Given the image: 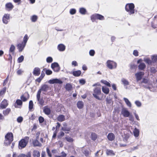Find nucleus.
<instances>
[{
    "mask_svg": "<svg viewBox=\"0 0 157 157\" xmlns=\"http://www.w3.org/2000/svg\"><path fill=\"white\" fill-rule=\"evenodd\" d=\"M101 82L103 83V84L109 87L111 86V85L110 83L109 82H107V81L105 80H101Z\"/></svg>",
    "mask_w": 157,
    "mask_h": 157,
    "instance_id": "obj_41",
    "label": "nucleus"
},
{
    "mask_svg": "<svg viewBox=\"0 0 157 157\" xmlns=\"http://www.w3.org/2000/svg\"><path fill=\"white\" fill-rule=\"evenodd\" d=\"M39 121L40 123H42L44 121V118L42 117H40L39 118Z\"/></svg>",
    "mask_w": 157,
    "mask_h": 157,
    "instance_id": "obj_62",
    "label": "nucleus"
},
{
    "mask_svg": "<svg viewBox=\"0 0 157 157\" xmlns=\"http://www.w3.org/2000/svg\"><path fill=\"white\" fill-rule=\"evenodd\" d=\"M133 55L135 56H138V52L136 50H135L133 51Z\"/></svg>",
    "mask_w": 157,
    "mask_h": 157,
    "instance_id": "obj_61",
    "label": "nucleus"
},
{
    "mask_svg": "<svg viewBox=\"0 0 157 157\" xmlns=\"http://www.w3.org/2000/svg\"><path fill=\"white\" fill-rule=\"evenodd\" d=\"M106 101L107 105H112L113 103V102L110 98H106Z\"/></svg>",
    "mask_w": 157,
    "mask_h": 157,
    "instance_id": "obj_31",
    "label": "nucleus"
},
{
    "mask_svg": "<svg viewBox=\"0 0 157 157\" xmlns=\"http://www.w3.org/2000/svg\"><path fill=\"white\" fill-rule=\"evenodd\" d=\"M48 82L51 84H61L63 83L62 81L59 79L55 78L51 79L48 81Z\"/></svg>",
    "mask_w": 157,
    "mask_h": 157,
    "instance_id": "obj_7",
    "label": "nucleus"
},
{
    "mask_svg": "<svg viewBox=\"0 0 157 157\" xmlns=\"http://www.w3.org/2000/svg\"><path fill=\"white\" fill-rule=\"evenodd\" d=\"M41 92L40 91V90H39L37 92L36 97L37 98V100H39L40 99V94H41Z\"/></svg>",
    "mask_w": 157,
    "mask_h": 157,
    "instance_id": "obj_53",
    "label": "nucleus"
},
{
    "mask_svg": "<svg viewBox=\"0 0 157 157\" xmlns=\"http://www.w3.org/2000/svg\"><path fill=\"white\" fill-rule=\"evenodd\" d=\"M79 83L82 85H84L86 83V81L84 79H82L79 80Z\"/></svg>",
    "mask_w": 157,
    "mask_h": 157,
    "instance_id": "obj_54",
    "label": "nucleus"
},
{
    "mask_svg": "<svg viewBox=\"0 0 157 157\" xmlns=\"http://www.w3.org/2000/svg\"><path fill=\"white\" fill-rule=\"evenodd\" d=\"M13 140V136L11 133H7L5 136V140L4 145L5 146H8L11 144Z\"/></svg>",
    "mask_w": 157,
    "mask_h": 157,
    "instance_id": "obj_1",
    "label": "nucleus"
},
{
    "mask_svg": "<svg viewBox=\"0 0 157 157\" xmlns=\"http://www.w3.org/2000/svg\"><path fill=\"white\" fill-rule=\"evenodd\" d=\"M61 154L60 156L55 155V157H66L67 156V154L64 151H62Z\"/></svg>",
    "mask_w": 157,
    "mask_h": 157,
    "instance_id": "obj_46",
    "label": "nucleus"
},
{
    "mask_svg": "<svg viewBox=\"0 0 157 157\" xmlns=\"http://www.w3.org/2000/svg\"><path fill=\"white\" fill-rule=\"evenodd\" d=\"M36 139L34 140L33 142V144L34 146L40 147L41 146V144Z\"/></svg>",
    "mask_w": 157,
    "mask_h": 157,
    "instance_id": "obj_34",
    "label": "nucleus"
},
{
    "mask_svg": "<svg viewBox=\"0 0 157 157\" xmlns=\"http://www.w3.org/2000/svg\"><path fill=\"white\" fill-rule=\"evenodd\" d=\"M23 72V71L21 70H18L17 71V74L19 75L22 74Z\"/></svg>",
    "mask_w": 157,
    "mask_h": 157,
    "instance_id": "obj_64",
    "label": "nucleus"
},
{
    "mask_svg": "<svg viewBox=\"0 0 157 157\" xmlns=\"http://www.w3.org/2000/svg\"><path fill=\"white\" fill-rule=\"evenodd\" d=\"M106 153L108 155L113 156L115 155V152L113 151L110 149H107Z\"/></svg>",
    "mask_w": 157,
    "mask_h": 157,
    "instance_id": "obj_16",
    "label": "nucleus"
},
{
    "mask_svg": "<svg viewBox=\"0 0 157 157\" xmlns=\"http://www.w3.org/2000/svg\"><path fill=\"white\" fill-rule=\"evenodd\" d=\"M25 45L26 44L22 42L21 43L19 44H17V49L19 50V52H21L22 51Z\"/></svg>",
    "mask_w": 157,
    "mask_h": 157,
    "instance_id": "obj_12",
    "label": "nucleus"
},
{
    "mask_svg": "<svg viewBox=\"0 0 157 157\" xmlns=\"http://www.w3.org/2000/svg\"><path fill=\"white\" fill-rule=\"evenodd\" d=\"M16 103L17 105H21L22 104V101L19 99L17 100Z\"/></svg>",
    "mask_w": 157,
    "mask_h": 157,
    "instance_id": "obj_50",
    "label": "nucleus"
},
{
    "mask_svg": "<svg viewBox=\"0 0 157 157\" xmlns=\"http://www.w3.org/2000/svg\"><path fill=\"white\" fill-rule=\"evenodd\" d=\"M121 82L124 86L129 85V82L127 80L124 78H122L121 79Z\"/></svg>",
    "mask_w": 157,
    "mask_h": 157,
    "instance_id": "obj_36",
    "label": "nucleus"
},
{
    "mask_svg": "<svg viewBox=\"0 0 157 157\" xmlns=\"http://www.w3.org/2000/svg\"><path fill=\"white\" fill-rule=\"evenodd\" d=\"M76 12L75 9H72L70 11V13L71 14L73 15L75 14Z\"/></svg>",
    "mask_w": 157,
    "mask_h": 157,
    "instance_id": "obj_55",
    "label": "nucleus"
},
{
    "mask_svg": "<svg viewBox=\"0 0 157 157\" xmlns=\"http://www.w3.org/2000/svg\"><path fill=\"white\" fill-rule=\"evenodd\" d=\"M134 5L133 3L127 4L125 6V9L130 14L134 13Z\"/></svg>",
    "mask_w": 157,
    "mask_h": 157,
    "instance_id": "obj_4",
    "label": "nucleus"
},
{
    "mask_svg": "<svg viewBox=\"0 0 157 157\" xmlns=\"http://www.w3.org/2000/svg\"><path fill=\"white\" fill-rule=\"evenodd\" d=\"M81 74V71L80 70L74 71L72 72L73 75L75 76L78 77Z\"/></svg>",
    "mask_w": 157,
    "mask_h": 157,
    "instance_id": "obj_24",
    "label": "nucleus"
},
{
    "mask_svg": "<svg viewBox=\"0 0 157 157\" xmlns=\"http://www.w3.org/2000/svg\"><path fill=\"white\" fill-rule=\"evenodd\" d=\"M26 155L24 154H17L16 153H14L13 154V157H26Z\"/></svg>",
    "mask_w": 157,
    "mask_h": 157,
    "instance_id": "obj_26",
    "label": "nucleus"
},
{
    "mask_svg": "<svg viewBox=\"0 0 157 157\" xmlns=\"http://www.w3.org/2000/svg\"><path fill=\"white\" fill-rule=\"evenodd\" d=\"M39 102V103L42 106L44 105V101L42 99H39V100H37Z\"/></svg>",
    "mask_w": 157,
    "mask_h": 157,
    "instance_id": "obj_58",
    "label": "nucleus"
},
{
    "mask_svg": "<svg viewBox=\"0 0 157 157\" xmlns=\"http://www.w3.org/2000/svg\"><path fill=\"white\" fill-rule=\"evenodd\" d=\"M98 14H95L93 15L91 17V20L93 22L95 21L96 19H98Z\"/></svg>",
    "mask_w": 157,
    "mask_h": 157,
    "instance_id": "obj_35",
    "label": "nucleus"
},
{
    "mask_svg": "<svg viewBox=\"0 0 157 157\" xmlns=\"http://www.w3.org/2000/svg\"><path fill=\"white\" fill-rule=\"evenodd\" d=\"M79 11L81 14H85L86 12V10L84 8H81L79 9Z\"/></svg>",
    "mask_w": 157,
    "mask_h": 157,
    "instance_id": "obj_38",
    "label": "nucleus"
},
{
    "mask_svg": "<svg viewBox=\"0 0 157 157\" xmlns=\"http://www.w3.org/2000/svg\"><path fill=\"white\" fill-rule=\"evenodd\" d=\"M78 107L79 109H81L82 108L83 105V103L81 101H79L77 104Z\"/></svg>",
    "mask_w": 157,
    "mask_h": 157,
    "instance_id": "obj_39",
    "label": "nucleus"
},
{
    "mask_svg": "<svg viewBox=\"0 0 157 157\" xmlns=\"http://www.w3.org/2000/svg\"><path fill=\"white\" fill-rule=\"evenodd\" d=\"M52 61L53 59L51 57H48L46 59V61L48 63H51L52 62Z\"/></svg>",
    "mask_w": 157,
    "mask_h": 157,
    "instance_id": "obj_49",
    "label": "nucleus"
},
{
    "mask_svg": "<svg viewBox=\"0 0 157 157\" xmlns=\"http://www.w3.org/2000/svg\"><path fill=\"white\" fill-rule=\"evenodd\" d=\"M151 59L154 65L157 61V55H154L151 56Z\"/></svg>",
    "mask_w": 157,
    "mask_h": 157,
    "instance_id": "obj_32",
    "label": "nucleus"
},
{
    "mask_svg": "<svg viewBox=\"0 0 157 157\" xmlns=\"http://www.w3.org/2000/svg\"><path fill=\"white\" fill-rule=\"evenodd\" d=\"M98 19H99L100 20H103L104 19V17L101 15L98 14Z\"/></svg>",
    "mask_w": 157,
    "mask_h": 157,
    "instance_id": "obj_60",
    "label": "nucleus"
},
{
    "mask_svg": "<svg viewBox=\"0 0 157 157\" xmlns=\"http://www.w3.org/2000/svg\"><path fill=\"white\" fill-rule=\"evenodd\" d=\"M57 120L60 122H62L65 120V116L63 115H59L57 117Z\"/></svg>",
    "mask_w": 157,
    "mask_h": 157,
    "instance_id": "obj_20",
    "label": "nucleus"
},
{
    "mask_svg": "<svg viewBox=\"0 0 157 157\" xmlns=\"http://www.w3.org/2000/svg\"><path fill=\"white\" fill-rule=\"evenodd\" d=\"M51 68L55 72H58L60 70V67L57 63H54L52 64Z\"/></svg>",
    "mask_w": 157,
    "mask_h": 157,
    "instance_id": "obj_6",
    "label": "nucleus"
},
{
    "mask_svg": "<svg viewBox=\"0 0 157 157\" xmlns=\"http://www.w3.org/2000/svg\"><path fill=\"white\" fill-rule=\"evenodd\" d=\"M10 111V109L9 108L6 109L3 111V113L5 115H7Z\"/></svg>",
    "mask_w": 157,
    "mask_h": 157,
    "instance_id": "obj_43",
    "label": "nucleus"
},
{
    "mask_svg": "<svg viewBox=\"0 0 157 157\" xmlns=\"http://www.w3.org/2000/svg\"><path fill=\"white\" fill-rule=\"evenodd\" d=\"M139 130L138 129L135 128L133 131V133L134 136L136 137H137L139 136Z\"/></svg>",
    "mask_w": 157,
    "mask_h": 157,
    "instance_id": "obj_37",
    "label": "nucleus"
},
{
    "mask_svg": "<svg viewBox=\"0 0 157 157\" xmlns=\"http://www.w3.org/2000/svg\"><path fill=\"white\" fill-rule=\"evenodd\" d=\"M123 99L127 105L129 107H131L132 106V104L128 99L125 98H124Z\"/></svg>",
    "mask_w": 157,
    "mask_h": 157,
    "instance_id": "obj_28",
    "label": "nucleus"
},
{
    "mask_svg": "<svg viewBox=\"0 0 157 157\" xmlns=\"http://www.w3.org/2000/svg\"><path fill=\"white\" fill-rule=\"evenodd\" d=\"M115 136L114 134L112 133H109L107 136V138L108 140L110 141L113 140L115 138Z\"/></svg>",
    "mask_w": 157,
    "mask_h": 157,
    "instance_id": "obj_19",
    "label": "nucleus"
},
{
    "mask_svg": "<svg viewBox=\"0 0 157 157\" xmlns=\"http://www.w3.org/2000/svg\"><path fill=\"white\" fill-rule=\"evenodd\" d=\"M71 64L72 65L74 66H78V63L76 61H74L72 62Z\"/></svg>",
    "mask_w": 157,
    "mask_h": 157,
    "instance_id": "obj_63",
    "label": "nucleus"
},
{
    "mask_svg": "<svg viewBox=\"0 0 157 157\" xmlns=\"http://www.w3.org/2000/svg\"><path fill=\"white\" fill-rule=\"evenodd\" d=\"M48 88L49 87L48 85L46 84H44L42 86L41 88L39 90H40L41 92L42 91H46L48 90Z\"/></svg>",
    "mask_w": 157,
    "mask_h": 157,
    "instance_id": "obj_21",
    "label": "nucleus"
},
{
    "mask_svg": "<svg viewBox=\"0 0 157 157\" xmlns=\"http://www.w3.org/2000/svg\"><path fill=\"white\" fill-rule=\"evenodd\" d=\"M33 157H40V152L37 150H35L33 151Z\"/></svg>",
    "mask_w": 157,
    "mask_h": 157,
    "instance_id": "obj_27",
    "label": "nucleus"
},
{
    "mask_svg": "<svg viewBox=\"0 0 157 157\" xmlns=\"http://www.w3.org/2000/svg\"><path fill=\"white\" fill-rule=\"evenodd\" d=\"M28 40V36L27 34L25 35L24 37L23 42L22 43H23L24 44H26V43Z\"/></svg>",
    "mask_w": 157,
    "mask_h": 157,
    "instance_id": "obj_48",
    "label": "nucleus"
},
{
    "mask_svg": "<svg viewBox=\"0 0 157 157\" xmlns=\"http://www.w3.org/2000/svg\"><path fill=\"white\" fill-rule=\"evenodd\" d=\"M29 140V137H25L24 139H21L19 143L18 147L19 149H22L24 148L27 145Z\"/></svg>",
    "mask_w": 157,
    "mask_h": 157,
    "instance_id": "obj_3",
    "label": "nucleus"
},
{
    "mask_svg": "<svg viewBox=\"0 0 157 157\" xmlns=\"http://www.w3.org/2000/svg\"><path fill=\"white\" fill-rule=\"evenodd\" d=\"M144 73L143 72H139L135 74L136 80L137 81L140 80L144 75Z\"/></svg>",
    "mask_w": 157,
    "mask_h": 157,
    "instance_id": "obj_9",
    "label": "nucleus"
},
{
    "mask_svg": "<svg viewBox=\"0 0 157 157\" xmlns=\"http://www.w3.org/2000/svg\"><path fill=\"white\" fill-rule=\"evenodd\" d=\"M40 69L38 67H35L33 70V74L35 76H38L40 74Z\"/></svg>",
    "mask_w": 157,
    "mask_h": 157,
    "instance_id": "obj_13",
    "label": "nucleus"
},
{
    "mask_svg": "<svg viewBox=\"0 0 157 157\" xmlns=\"http://www.w3.org/2000/svg\"><path fill=\"white\" fill-rule=\"evenodd\" d=\"M9 16V15L8 14H6L4 15L2 18V21L3 23L5 24H7L10 18Z\"/></svg>",
    "mask_w": 157,
    "mask_h": 157,
    "instance_id": "obj_11",
    "label": "nucleus"
},
{
    "mask_svg": "<svg viewBox=\"0 0 157 157\" xmlns=\"http://www.w3.org/2000/svg\"><path fill=\"white\" fill-rule=\"evenodd\" d=\"M107 66L110 69H115L117 67V63L113 61L108 60L107 62Z\"/></svg>",
    "mask_w": 157,
    "mask_h": 157,
    "instance_id": "obj_5",
    "label": "nucleus"
},
{
    "mask_svg": "<svg viewBox=\"0 0 157 157\" xmlns=\"http://www.w3.org/2000/svg\"><path fill=\"white\" fill-rule=\"evenodd\" d=\"M23 121V118L22 117H19L17 119V121L18 123H21Z\"/></svg>",
    "mask_w": 157,
    "mask_h": 157,
    "instance_id": "obj_51",
    "label": "nucleus"
},
{
    "mask_svg": "<svg viewBox=\"0 0 157 157\" xmlns=\"http://www.w3.org/2000/svg\"><path fill=\"white\" fill-rule=\"evenodd\" d=\"M65 139L67 141L70 143H72L73 142L74 140V139L72 138L69 136H66L65 137Z\"/></svg>",
    "mask_w": 157,
    "mask_h": 157,
    "instance_id": "obj_40",
    "label": "nucleus"
},
{
    "mask_svg": "<svg viewBox=\"0 0 157 157\" xmlns=\"http://www.w3.org/2000/svg\"><path fill=\"white\" fill-rule=\"evenodd\" d=\"M143 60L141 59H139L137 61V63H140V64L138 66V68L139 70H144L146 67V65L145 64L143 63H141L142 61Z\"/></svg>",
    "mask_w": 157,
    "mask_h": 157,
    "instance_id": "obj_8",
    "label": "nucleus"
},
{
    "mask_svg": "<svg viewBox=\"0 0 157 157\" xmlns=\"http://www.w3.org/2000/svg\"><path fill=\"white\" fill-rule=\"evenodd\" d=\"M43 71H45L46 74L48 75H49L52 74V71L49 70H46V68L43 69Z\"/></svg>",
    "mask_w": 157,
    "mask_h": 157,
    "instance_id": "obj_42",
    "label": "nucleus"
},
{
    "mask_svg": "<svg viewBox=\"0 0 157 157\" xmlns=\"http://www.w3.org/2000/svg\"><path fill=\"white\" fill-rule=\"evenodd\" d=\"M37 19V17L36 15H33L31 17V20L33 22H35Z\"/></svg>",
    "mask_w": 157,
    "mask_h": 157,
    "instance_id": "obj_45",
    "label": "nucleus"
},
{
    "mask_svg": "<svg viewBox=\"0 0 157 157\" xmlns=\"http://www.w3.org/2000/svg\"><path fill=\"white\" fill-rule=\"evenodd\" d=\"M102 90L103 92L106 94H108L109 92V89L105 86L102 87Z\"/></svg>",
    "mask_w": 157,
    "mask_h": 157,
    "instance_id": "obj_23",
    "label": "nucleus"
},
{
    "mask_svg": "<svg viewBox=\"0 0 157 157\" xmlns=\"http://www.w3.org/2000/svg\"><path fill=\"white\" fill-rule=\"evenodd\" d=\"M21 99L23 101H26L28 99L26 98L24 95H22L21 97Z\"/></svg>",
    "mask_w": 157,
    "mask_h": 157,
    "instance_id": "obj_57",
    "label": "nucleus"
},
{
    "mask_svg": "<svg viewBox=\"0 0 157 157\" xmlns=\"http://www.w3.org/2000/svg\"><path fill=\"white\" fill-rule=\"evenodd\" d=\"M33 106V103L32 101H30L29 104V109H31Z\"/></svg>",
    "mask_w": 157,
    "mask_h": 157,
    "instance_id": "obj_52",
    "label": "nucleus"
},
{
    "mask_svg": "<svg viewBox=\"0 0 157 157\" xmlns=\"http://www.w3.org/2000/svg\"><path fill=\"white\" fill-rule=\"evenodd\" d=\"M95 53V51L93 50H91L89 52V54L90 56H93Z\"/></svg>",
    "mask_w": 157,
    "mask_h": 157,
    "instance_id": "obj_59",
    "label": "nucleus"
},
{
    "mask_svg": "<svg viewBox=\"0 0 157 157\" xmlns=\"http://www.w3.org/2000/svg\"><path fill=\"white\" fill-rule=\"evenodd\" d=\"M144 61L149 65H154L152 60L150 59L148 57H144Z\"/></svg>",
    "mask_w": 157,
    "mask_h": 157,
    "instance_id": "obj_14",
    "label": "nucleus"
},
{
    "mask_svg": "<svg viewBox=\"0 0 157 157\" xmlns=\"http://www.w3.org/2000/svg\"><path fill=\"white\" fill-rule=\"evenodd\" d=\"M8 104L6 100H4L1 103V107L2 108H5L8 105Z\"/></svg>",
    "mask_w": 157,
    "mask_h": 157,
    "instance_id": "obj_17",
    "label": "nucleus"
},
{
    "mask_svg": "<svg viewBox=\"0 0 157 157\" xmlns=\"http://www.w3.org/2000/svg\"><path fill=\"white\" fill-rule=\"evenodd\" d=\"M15 49V46L13 45H11L10 48V53H11L12 54H14Z\"/></svg>",
    "mask_w": 157,
    "mask_h": 157,
    "instance_id": "obj_33",
    "label": "nucleus"
},
{
    "mask_svg": "<svg viewBox=\"0 0 157 157\" xmlns=\"http://www.w3.org/2000/svg\"><path fill=\"white\" fill-rule=\"evenodd\" d=\"M13 7V5L12 3L9 2L6 3V10H10L12 9Z\"/></svg>",
    "mask_w": 157,
    "mask_h": 157,
    "instance_id": "obj_15",
    "label": "nucleus"
},
{
    "mask_svg": "<svg viewBox=\"0 0 157 157\" xmlns=\"http://www.w3.org/2000/svg\"><path fill=\"white\" fill-rule=\"evenodd\" d=\"M91 136L92 139L93 140H95L97 138V135L94 133H92Z\"/></svg>",
    "mask_w": 157,
    "mask_h": 157,
    "instance_id": "obj_44",
    "label": "nucleus"
},
{
    "mask_svg": "<svg viewBox=\"0 0 157 157\" xmlns=\"http://www.w3.org/2000/svg\"><path fill=\"white\" fill-rule=\"evenodd\" d=\"M58 49L60 51H63L65 49V46L63 44H60L58 45Z\"/></svg>",
    "mask_w": 157,
    "mask_h": 157,
    "instance_id": "obj_18",
    "label": "nucleus"
},
{
    "mask_svg": "<svg viewBox=\"0 0 157 157\" xmlns=\"http://www.w3.org/2000/svg\"><path fill=\"white\" fill-rule=\"evenodd\" d=\"M94 97L96 99L101 100L102 98V96H101V91L100 87H97L94 90L93 94Z\"/></svg>",
    "mask_w": 157,
    "mask_h": 157,
    "instance_id": "obj_2",
    "label": "nucleus"
},
{
    "mask_svg": "<svg viewBox=\"0 0 157 157\" xmlns=\"http://www.w3.org/2000/svg\"><path fill=\"white\" fill-rule=\"evenodd\" d=\"M24 59V57L23 56H21L20 57L17 59V61L18 63H20L22 62Z\"/></svg>",
    "mask_w": 157,
    "mask_h": 157,
    "instance_id": "obj_47",
    "label": "nucleus"
},
{
    "mask_svg": "<svg viewBox=\"0 0 157 157\" xmlns=\"http://www.w3.org/2000/svg\"><path fill=\"white\" fill-rule=\"evenodd\" d=\"M121 114L125 117H129L130 113L126 108H123L121 110Z\"/></svg>",
    "mask_w": 157,
    "mask_h": 157,
    "instance_id": "obj_10",
    "label": "nucleus"
},
{
    "mask_svg": "<svg viewBox=\"0 0 157 157\" xmlns=\"http://www.w3.org/2000/svg\"><path fill=\"white\" fill-rule=\"evenodd\" d=\"M82 152L86 156H88L91 153V151H89V150L85 149H82Z\"/></svg>",
    "mask_w": 157,
    "mask_h": 157,
    "instance_id": "obj_22",
    "label": "nucleus"
},
{
    "mask_svg": "<svg viewBox=\"0 0 157 157\" xmlns=\"http://www.w3.org/2000/svg\"><path fill=\"white\" fill-rule=\"evenodd\" d=\"M65 88L66 90L70 91L72 89V86L70 83H67L66 84L65 86Z\"/></svg>",
    "mask_w": 157,
    "mask_h": 157,
    "instance_id": "obj_29",
    "label": "nucleus"
},
{
    "mask_svg": "<svg viewBox=\"0 0 157 157\" xmlns=\"http://www.w3.org/2000/svg\"><path fill=\"white\" fill-rule=\"evenodd\" d=\"M44 113L47 115L49 114L51 112L50 109L46 106L44 107Z\"/></svg>",
    "mask_w": 157,
    "mask_h": 157,
    "instance_id": "obj_30",
    "label": "nucleus"
},
{
    "mask_svg": "<svg viewBox=\"0 0 157 157\" xmlns=\"http://www.w3.org/2000/svg\"><path fill=\"white\" fill-rule=\"evenodd\" d=\"M135 103L137 106L140 107L141 105V103L138 101H136L135 102Z\"/></svg>",
    "mask_w": 157,
    "mask_h": 157,
    "instance_id": "obj_56",
    "label": "nucleus"
},
{
    "mask_svg": "<svg viewBox=\"0 0 157 157\" xmlns=\"http://www.w3.org/2000/svg\"><path fill=\"white\" fill-rule=\"evenodd\" d=\"M148 80L145 78H144L143 81L141 82V85L143 86H144L146 87H147L148 84Z\"/></svg>",
    "mask_w": 157,
    "mask_h": 157,
    "instance_id": "obj_25",
    "label": "nucleus"
}]
</instances>
